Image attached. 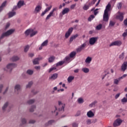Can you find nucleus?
<instances>
[{"label": "nucleus", "mask_w": 127, "mask_h": 127, "mask_svg": "<svg viewBox=\"0 0 127 127\" xmlns=\"http://www.w3.org/2000/svg\"><path fill=\"white\" fill-rule=\"evenodd\" d=\"M49 63H53L54 62V61L55 60V57L54 56H51L50 58H49Z\"/></svg>", "instance_id": "nucleus-34"}, {"label": "nucleus", "mask_w": 127, "mask_h": 127, "mask_svg": "<svg viewBox=\"0 0 127 127\" xmlns=\"http://www.w3.org/2000/svg\"><path fill=\"white\" fill-rule=\"evenodd\" d=\"M42 59H43L42 57L36 58L34 60H32V64H34V65H39V61L42 60Z\"/></svg>", "instance_id": "nucleus-11"}, {"label": "nucleus", "mask_w": 127, "mask_h": 127, "mask_svg": "<svg viewBox=\"0 0 127 127\" xmlns=\"http://www.w3.org/2000/svg\"><path fill=\"white\" fill-rule=\"evenodd\" d=\"M69 11H70V9H69V8H64V9H63V11H62V12H61L60 14H59V16H60V17H62L64 15H65L67 13H69Z\"/></svg>", "instance_id": "nucleus-9"}, {"label": "nucleus", "mask_w": 127, "mask_h": 127, "mask_svg": "<svg viewBox=\"0 0 127 127\" xmlns=\"http://www.w3.org/2000/svg\"><path fill=\"white\" fill-rule=\"evenodd\" d=\"M121 69L122 71H126V70L127 69V62L123 63V64L121 66Z\"/></svg>", "instance_id": "nucleus-16"}, {"label": "nucleus", "mask_w": 127, "mask_h": 127, "mask_svg": "<svg viewBox=\"0 0 127 127\" xmlns=\"http://www.w3.org/2000/svg\"><path fill=\"white\" fill-rule=\"evenodd\" d=\"M115 24V22L113 21H109V27H112L114 26V25Z\"/></svg>", "instance_id": "nucleus-45"}, {"label": "nucleus", "mask_w": 127, "mask_h": 127, "mask_svg": "<svg viewBox=\"0 0 127 127\" xmlns=\"http://www.w3.org/2000/svg\"><path fill=\"white\" fill-rule=\"evenodd\" d=\"M8 106V102H6L5 104H3V106H2V111H6V108Z\"/></svg>", "instance_id": "nucleus-30"}, {"label": "nucleus", "mask_w": 127, "mask_h": 127, "mask_svg": "<svg viewBox=\"0 0 127 127\" xmlns=\"http://www.w3.org/2000/svg\"><path fill=\"white\" fill-rule=\"evenodd\" d=\"M91 124V120L90 119L86 120V125H90Z\"/></svg>", "instance_id": "nucleus-57"}, {"label": "nucleus", "mask_w": 127, "mask_h": 127, "mask_svg": "<svg viewBox=\"0 0 127 127\" xmlns=\"http://www.w3.org/2000/svg\"><path fill=\"white\" fill-rule=\"evenodd\" d=\"M37 34V31H35V32L30 33L29 35H30V37H34L35 35H36Z\"/></svg>", "instance_id": "nucleus-42"}, {"label": "nucleus", "mask_w": 127, "mask_h": 127, "mask_svg": "<svg viewBox=\"0 0 127 127\" xmlns=\"http://www.w3.org/2000/svg\"><path fill=\"white\" fill-rule=\"evenodd\" d=\"M14 89H15V92H18V91H20V89H21V85L17 84L15 85Z\"/></svg>", "instance_id": "nucleus-24"}, {"label": "nucleus", "mask_w": 127, "mask_h": 127, "mask_svg": "<svg viewBox=\"0 0 127 127\" xmlns=\"http://www.w3.org/2000/svg\"><path fill=\"white\" fill-rule=\"evenodd\" d=\"M96 103H97L96 101L93 102L92 103H91V104H89V107L93 108L94 107H95V104H96Z\"/></svg>", "instance_id": "nucleus-38"}, {"label": "nucleus", "mask_w": 127, "mask_h": 127, "mask_svg": "<svg viewBox=\"0 0 127 127\" xmlns=\"http://www.w3.org/2000/svg\"><path fill=\"white\" fill-rule=\"evenodd\" d=\"M35 31H36V30H34V29H27L26 30V31H25V35H26V36H28L30 33L35 32Z\"/></svg>", "instance_id": "nucleus-20"}, {"label": "nucleus", "mask_w": 127, "mask_h": 127, "mask_svg": "<svg viewBox=\"0 0 127 127\" xmlns=\"http://www.w3.org/2000/svg\"><path fill=\"white\" fill-rule=\"evenodd\" d=\"M98 41V37H91L90 39H89V44H90L91 46L94 45V44H95V43L96 41Z\"/></svg>", "instance_id": "nucleus-6"}, {"label": "nucleus", "mask_w": 127, "mask_h": 127, "mask_svg": "<svg viewBox=\"0 0 127 127\" xmlns=\"http://www.w3.org/2000/svg\"><path fill=\"white\" fill-rule=\"evenodd\" d=\"M34 53H29V57L32 58L34 57Z\"/></svg>", "instance_id": "nucleus-59"}, {"label": "nucleus", "mask_w": 127, "mask_h": 127, "mask_svg": "<svg viewBox=\"0 0 127 127\" xmlns=\"http://www.w3.org/2000/svg\"><path fill=\"white\" fill-rule=\"evenodd\" d=\"M79 124L74 122L71 124V127H78Z\"/></svg>", "instance_id": "nucleus-48"}, {"label": "nucleus", "mask_w": 127, "mask_h": 127, "mask_svg": "<svg viewBox=\"0 0 127 127\" xmlns=\"http://www.w3.org/2000/svg\"><path fill=\"white\" fill-rule=\"evenodd\" d=\"M76 56V53L74 51H72L69 54V55L65 57L64 60L63 61L60 62H66V64L70 63L71 61L75 59V56Z\"/></svg>", "instance_id": "nucleus-1"}, {"label": "nucleus", "mask_w": 127, "mask_h": 127, "mask_svg": "<svg viewBox=\"0 0 127 127\" xmlns=\"http://www.w3.org/2000/svg\"><path fill=\"white\" fill-rule=\"evenodd\" d=\"M89 5H84V6L83 7V9H84V10H88V9H89Z\"/></svg>", "instance_id": "nucleus-49"}, {"label": "nucleus", "mask_w": 127, "mask_h": 127, "mask_svg": "<svg viewBox=\"0 0 127 127\" xmlns=\"http://www.w3.org/2000/svg\"><path fill=\"white\" fill-rule=\"evenodd\" d=\"M121 102L123 103H126L127 102V98H126V97H124L123 99H122Z\"/></svg>", "instance_id": "nucleus-54"}, {"label": "nucleus", "mask_w": 127, "mask_h": 127, "mask_svg": "<svg viewBox=\"0 0 127 127\" xmlns=\"http://www.w3.org/2000/svg\"><path fill=\"white\" fill-rule=\"evenodd\" d=\"M21 76H22V78H24V79H26V78H27V76L26 75V73H25V72L22 73V74H21Z\"/></svg>", "instance_id": "nucleus-53"}, {"label": "nucleus", "mask_w": 127, "mask_h": 127, "mask_svg": "<svg viewBox=\"0 0 127 127\" xmlns=\"http://www.w3.org/2000/svg\"><path fill=\"white\" fill-rule=\"evenodd\" d=\"M93 19H94V15H91L90 16H89V18H88V21L90 22L91 21V20H93Z\"/></svg>", "instance_id": "nucleus-52"}, {"label": "nucleus", "mask_w": 127, "mask_h": 127, "mask_svg": "<svg viewBox=\"0 0 127 127\" xmlns=\"http://www.w3.org/2000/svg\"><path fill=\"white\" fill-rule=\"evenodd\" d=\"M22 6H23V1L20 0L17 2V5L15 6H18V8H21Z\"/></svg>", "instance_id": "nucleus-29"}, {"label": "nucleus", "mask_w": 127, "mask_h": 127, "mask_svg": "<svg viewBox=\"0 0 127 127\" xmlns=\"http://www.w3.org/2000/svg\"><path fill=\"white\" fill-rule=\"evenodd\" d=\"M102 27L103 25H102V24H99V25H98L97 26L95 27V29L99 31L102 29Z\"/></svg>", "instance_id": "nucleus-33"}, {"label": "nucleus", "mask_w": 127, "mask_h": 127, "mask_svg": "<svg viewBox=\"0 0 127 127\" xmlns=\"http://www.w3.org/2000/svg\"><path fill=\"white\" fill-rule=\"evenodd\" d=\"M124 78L119 77L118 78H116L114 79L113 83L114 85H118V84L119 83V81H121V80L123 79Z\"/></svg>", "instance_id": "nucleus-21"}, {"label": "nucleus", "mask_w": 127, "mask_h": 127, "mask_svg": "<svg viewBox=\"0 0 127 127\" xmlns=\"http://www.w3.org/2000/svg\"><path fill=\"white\" fill-rule=\"evenodd\" d=\"M73 28L72 27H70L69 29H67V31H66V33H65V38L67 39L70 36V35L71 34V33L72 32Z\"/></svg>", "instance_id": "nucleus-12"}, {"label": "nucleus", "mask_w": 127, "mask_h": 127, "mask_svg": "<svg viewBox=\"0 0 127 127\" xmlns=\"http://www.w3.org/2000/svg\"><path fill=\"white\" fill-rule=\"evenodd\" d=\"M122 123H123V120H122L120 118L117 119L116 120H114L113 122V127L121 126Z\"/></svg>", "instance_id": "nucleus-4"}, {"label": "nucleus", "mask_w": 127, "mask_h": 127, "mask_svg": "<svg viewBox=\"0 0 127 127\" xmlns=\"http://www.w3.org/2000/svg\"><path fill=\"white\" fill-rule=\"evenodd\" d=\"M51 7L52 6H50V7L46 8V9H45V10H44V11L41 13V16H44V15H45V14H46V12H48L50 10V9H51Z\"/></svg>", "instance_id": "nucleus-22"}, {"label": "nucleus", "mask_w": 127, "mask_h": 127, "mask_svg": "<svg viewBox=\"0 0 127 127\" xmlns=\"http://www.w3.org/2000/svg\"><path fill=\"white\" fill-rule=\"evenodd\" d=\"M77 101H78V103H79V104H81L84 103V99L81 98H78V100H77Z\"/></svg>", "instance_id": "nucleus-39"}, {"label": "nucleus", "mask_w": 127, "mask_h": 127, "mask_svg": "<svg viewBox=\"0 0 127 127\" xmlns=\"http://www.w3.org/2000/svg\"><path fill=\"white\" fill-rule=\"evenodd\" d=\"M32 84L33 82L32 81L29 82V83H28L26 85V88H30V87H31V86H32Z\"/></svg>", "instance_id": "nucleus-44"}, {"label": "nucleus", "mask_w": 127, "mask_h": 127, "mask_svg": "<svg viewBox=\"0 0 127 127\" xmlns=\"http://www.w3.org/2000/svg\"><path fill=\"white\" fill-rule=\"evenodd\" d=\"M16 67V64H14V63H10L7 64V65L6 66V68L8 70V71L11 72L12 70V69H13V68Z\"/></svg>", "instance_id": "nucleus-7"}, {"label": "nucleus", "mask_w": 127, "mask_h": 127, "mask_svg": "<svg viewBox=\"0 0 127 127\" xmlns=\"http://www.w3.org/2000/svg\"><path fill=\"white\" fill-rule=\"evenodd\" d=\"M64 64H66V62H59L57 64L54 65L53 67H58L59 66L63 65Z\"/></svg>", "instance_id": "nucleus-23"}, {"label": "nucleus", "mask_w": 127, "mask_h": 127, "mask_svg": "<svg viewBox=\"0 0 127 127\" xmlns=\"http://www.w3.org/2000/svg\"><path fill=\"white\" fill-rule=\"evenodd\" d=\"M85 46H86V43H83V44H81L80 46H79L78 48H76V52H75V53H79L81 52V50H84V48H85Z\"/></svg>", "instance_id": "nucleus-10"}, {"label": "nucleus", "mask_w": 127, "mask_h": 127, "mask_svg": "<svg viewBox=\"0 0 127 127\" xmlns=\"http://www.w3.org/2000/svg\"><path fill=\"white\" fill-rule=\"evenodd\" d=\"M54 123H55V121L54 120L49 121L48 123L45 124V126L47 127L49 126H51V125H53V124H54Z\"/></svg>", "instance_id": "nucleus-27"}, {"label": "nucleus", "mask_w": 127, "mask_h": 127, "mask_svg": "<svg viewBox=\"0 0 127 127\" xmlns=\"http://www.w3.org/2000/svg\"><path fill=\"white\" fill-rule=\"evenodd\" d=\"M9 27V23L7 22V23H6V26H5V28L7 29V28H8Z\"/></svg>", "instance_id": "nucleus-62"}, {"label": "nucleus", "mask_w": 127, "mask_h": 127, "mask_svg": "<svg viewBox=\"0 0 127 127\" xmlns=\"http://www.w3.org/2000/svg\"><path fill=\"white\" fill-rule=\"evenodd\" d=\"M72 80H74V76H69L68 77H67V82L70 83Z\"/></svg>", "instance_id": "nucleus-37"}, {"label": "nucleus", "mask_w": 127, "mask_h": 127, "mask_svg": "<svg viewBox=\"0 0 127 127\" xmlns=\"http://www.w3.org/2000/svg\"><path fill=\"white\" fill-rule=\"evenodd\" d=\"M41 5H37L36 7H35V9L34 10V13L35 14L39 13L40 11H41Z\"/></svg>", "instance_id": "nucleus-15"}, {"label": "nucleus", "mask_w": 127, "mask_h": 127, "mask_svg": "<svg viewBox=\"0 0 127 127\" xmlns=\"http://www.w3.org/2000/svg\"><path fill=\"white\" fill-rule=\"evenodd\" d=\"M127 76V74H123V75H122V76L119 77V78H126V77Z\"/></svg>", "instance_id": "nucleus-60"}, {"label": "nucleus", "mask_w": 127, "mask_h": 127, "mask_svg": "<svg viewBox=\"0 0 127 127\" xmlns=\"http://www.w3.org/2000/svg\"><path fill=\"white\" fill-rule=\"evenodd\" d=\"M124 25H126V26L127 25V19H126L125 20H124Z\"/></svg>", "instance_id": "nucleus-64"}, {"label": "nucleus", "mask_w": 127, "mask_h": 127, "mask_svg": "<svg viewBox=\"0 0 127 127\" xmlns=\"http://www.w3.org/2000/svg\"><path fill=\"white\" fill-rule=\"evenodd\" d=\"M122 45V41L121 40H117L116 41H114L113 42H112V43H110L109 45V47H112V46H117L119 47Z\"/></svg>", "instance_id": "nucleus-5"}, {"label": "nucleus", "mask_w": 127, "mask_h": 127, "mask_svg": "<svg viewBox=\"0 0 127 127\" xmlns=\"http://www.w3.org/2000/svg\"><path fill=\"white\" fill-rule=\"evenodd\" d=\"M30 49V46L26 45L24 47V52L27 53L28 51V49Z\"/></svg>", "instance_id": "nucleus-40"}, {"label": "nucleus", "mask_w": 127, "mask_h": 127, "mask_svg": "<svg viewBox=\"0 0 127 127\" xmlns=\"http://www.w3.org/2000/svg\"><path fill=\"white\" fill-rule=\"evenodd\" d=\"M124 58V53H122L121 55H119V59L123 60Z\"/></svg>", "instance_id": "nucleus-55"}, {"label": "nucleus", "mask_w": 127, "mask_h": 127, "mask_svg": "<svg viewBox=\"0 0 127 127\" xmlns=\"http://www.w3.org/2000/svg\"><path fill=\"white\" fill-rule=\"evenodd\" d=\"M79 69L78 68L75 69L74 70V73H79Z\"/></svg>", "instance_id": "nucleus-63"}, {"label": "nucleus", "mask_w": 127, "mask_h": 127, "mask_svg": "<svg viewBox=\"0 0 127 127\" xmlns=\"http://www.w3.org/2000/svg\"><path fill=\"white\" fill-rule=\"evenodd\" d=\"M58 78V73H54L53 75L49 77V80H54Z\"/></svg>", "instance_id": "nucleus-19"}, {"label": "nucleus", "mask_w": 127, "mask_h": 127, "mask_svg": "<svg viewBox=\"0 0 127 127\" xmlns=\"http://www.w3.org/2000/svg\"><path fill=\"white\" fill-rule=\"evenodd\" d=\"M86 117H88L89 118H91L94 117V113L91 110L88 111L86 112Z\"/></svg>", "instance_id": "nucleus-18"}, {"label": "nucleus", "mask_w": 127, "mask_h": 127, "mask_svg": "<svg viewBox=\"0 0 127 127\" xmlns=\"http://www.w3.org/2000/svg\"><path fill=\"white\" fill-rule=\"evenodd\" d=\"M124 15V13L123 12H118V15H117L116 18L117 19L119 20V21H123V15Z\"/></svg>", "instance_id": "nucleus-13"}, {"label": "nucleus", "mask_w": 127, "mask_h": 127, "mask_svg": "<svg viewBox=\"0 0 127 127\" xmlns=\"http://www.w3.org/2000/svg\"><path fill=\"white\" fill-rule=\"evenodd\" d=\"M20 8L21 7H18V6H13V7L12 8V11H15L16 10H17V9H20Z\"/></svg>", "instance_id": "nucleus-56"}, {"label": "nucleus", "mask_w": 127, "mask_h": 127, "mask_svg": "<svg viewBox=\"0 0 127 127\" xmlns=\"http://www.w3.org/2000/svg\"><path fill=\"white\" fill-rule=\"evenodd\" d=\"M56 9H57L56 7L53 8V10H51V11H50V13H49V14L48 15V16H46V20H49V19H50V17H51V16H53V14H54V12L56 11Z\"/></svg>", "instance_id": "nucleus-14"}, {"label": "nucleus", "mask_w": 127, "mask_h": 127, "mask_svg": "<svg viewBox=\"0 0 127 127\" xmlns=\"http://www.w3.org/2000/svg\"><path fill=\"white\" fill-rule=\"evenodd\" d=\"M75 6H76V4H72L71 6H70V9H74Z\"/></svg>", "instance_id": "nucleus-58"}, {"label": "nucleus", "mask_w": 127, "mask_h": 127, "mask_svg": "<svg viewBox=\"0 0 127 127\" xmlns=\"http://www.w3.org/2000/svg\"><path fill=\"white\" fill-rule=\"evenodd\" d=\"M14 32V29L8 30L7 32L2 33L1 37H0V43H1V40L3 39L4 37H8Z\"/></svg>", "instance_id": "nucleus-3"}, {"label": "nucleus", "mask_w": 127, "mask_h": 127, "mask_svg": "<svg viewBox=\"0 0 127 127\" xmlns=\"http://www.w3.org/2000/svg\"><path fill=\"white\" fill-rule=\"evenodd\" d=\"M78 35L77 34H75L74 35L71 36V37H70V40H69V42H72V40H74V39H76Z\"/></svg>", "instance_id": "nucleus-28"}, {"label": "nucleus", "mask_w": 127, "mask_h": 127, "mask_svg": "<svg viewBox=\"0 0 127 127\" xmlns=\"http://www.w3.org/2000/svg\"><path fill=\"white\" fill-rule=\"evenodd\" d=\"M90 62H91V58L90 57H88L85 59V63L89 64H90Z\"/></svg>", "instance_id": "nucleus-31"}, {"label": "nucleus", "mask_w": 127, "mask_h": 127, "mask_svg": "<svg viewBox=\"0 0 127 127\" xmlns=\"http://www.w3.org/2000/svg\"><path fill=\"white\" fill-rule=\"evenodd\" d=\"M26 73H27V74L30 75H32V74L34 73V70H30V69L27 70L26 71Z\"/></svg>", "instance_id": "nucleus-41"}, {"label": "nucleus", "mask_w": 127, "mask_h": 127, "mask_svg": "<svg viewBox=\"0 0 127 127\" xmlns=\"http://www.w3.org/2000/svg\"><path fill=\"white\" fill-rule=\"evenodd\" d=\"M56 67L57 66H53L50 68V69H49V73H51L52 71L56 70Z\"/></svg>", "instance_id": "nucleus-46"}, {"label": "nucleus", "mask_w": 127, "mask_h": 127, "mask_svg": "<svg viewBox=\"0 0 127 127\" xmlns=\"http://www.w3.org/2000/svg\"><path fill=\"white\" fill-rule=\"evenodd\" d=\"M59 105V112H64V108H65V104L61 102V101L58 102Z\"/></svg>", "instance_id": "nucleus-8"}, {"label": "nucleus", "mask_w": 127, "mask_h": 127, "mask_svg": "<svg viewBox=\"0 0 127 127\" xmlns=\"http://www.w3.org/2000/svg\"><path fill=\"white\" fill-rule=\"evenodd\" d=\"M110 3H108V4L105 6V10H104V14L103 15V21L105 22L108 21L109 20V17H108V12L110 11Z\"/></svg>", "instance_id": "nucleus-2"}, {"label": "nucleus", "mask_w": 127, "mask_h": 127, "mask_svg": "<svg viewBox=\"0 0 127 127\" xmlns=\"http://www.w3.org/2000/svg\"><path fill=\"white\" fill-rule=\"evenodd\" d=\"M34 123H35L34 120H30L29 121V124H34Z\"/></svg>", "instance_id": "nucleus-61"}, {"label": "nucleus", "mask_w": 127, "mask_h": 127, "mask_svg": "<svg viewBox=\"0 0 127 127\" xmlns=\"http://www.w3.org/2000/svg\"><path fill=\"white\" fill-rule=\"evenodd\" d=\"M34 102H35V100L31 99V100H30L29 101H27V104L31 105L33 103H34Z\"/></svg>", "instance_id": "nucleus-47"}, {"label": "nucleus", "mask_w": 127, "mask_h": 127, "mask_svg": "<svg viewBox=\"0 0 127 127\" xmlns=\"http://www.w3.org/2000/svg\"><path fill=\"white\" fill-rule=\"evenodd\" d=\"M54 109H55V110L51 111V113H52L53 114H55L56 116H58V109L56 108V107H55V108H54Z\"/></svg>", "instance_id": "nucleus-43"}, {"label": "nucleus", "mask_w": 127, "mask_h": 127, "mask_svg": "<svg viewBox=\"0 0 127 127\" xmlns=\"http://www.w3.org/2000/svg\"><path fill=\"white\" fill-rule=\"evenodd\" d=\"M25 124L26 119L25 118H21V124H20V127H22V126Z\"/></svg>", "instance_id": "nucleus-25"}, {"label": "nucleus", "mask_w": 127, "mask_h": 127, "mask_svg": "<svg viewBox=\"0 0 127 127\" xmlns=\"http://www.w3.org/2000/svg\"><path fill=\"white\" fill-rule=\"evenodd\" d=\"M117 7L118 8V9H121L122 8V2H119L117 4Z\"/></svg>", "instance_id": "nucleus-50"}, {"label": "nucleus", "mask_w": 127, "mask_h": 127, "mask_svg": "<svg viewBox=\"0 0 127 127\" xmlns=\"http://www.w3.org/2000/svg\"><path fill=\"white\" fill-rule=\"evenodd\" d=\"M81 71H83L85 73H88L89 72V68L85 67L81 68Z\"/></svg>", "instance_id": "nucleus-35"}, {"label": "nucleus", "mask_w": 127, "mask_h": 127, "mask_svg": "<svg viewBox=\"0 0 127 127\" xmlns=\"http://www.w3.org/2000/svg\"><path fill=\"white\" fill-rule=\"evenodd\" d=\"M18 57L17 56H13L12 58H11V61L12 62H16L18 61Z\"/></svg>", "instance_id": "nucleus-36"}, {"label": "nucleus", "mask_w": 127, "mask_h": 127, "mask_svg": "<svg viewBox=\"0 0 127 127\" xmlns=\"http://www.w3.org/2000/svg\"><path fill=\"white\" fill-rule=\"evenodd\" d=\"M35 108H36V107L35 106H31V108H30V112H34V110H35Z\"/></svg>", "instance_id": "nucleus-51"}, {"label": "nucleus", "mask_w": 127, "mask_h": 127, "mask_svg": "<svg viewBox=\"0 0 127 127\" xmlns=\"http://www.w3.org/2000/svg\"><path fill=\"white\" fill-rule=\"evenodd\" d=\"M6 6V1L2 3V4H1V6H0V12L2 11V10L3 9V7H4V6Z\"/></svg>", "instance_id": "nucleus-32"}, {"label": "nucleus", "mask_w": 127, "mask_h": 127, "mask_svg": "<svg viewBox=\"0 0 127 127\" xmlns=\"http://www.w3.org/2000/svg\"><path fill=\"white\" fill-rule=\"evenodd\" d=\"M48 43V41H47V40L44 41V42H43V43L41 44V45L40 46V47H39V50H42V47L47 46Z\"/></svg>", "instance_id": "nucleus-17"}, {"label": "nucleus", "mask_w": 127, "mask_h": 127, "mask_svg": "<svg viewBox=\"0 0 127 127\" xmlns=\"http://www.w3.org/2000/svg\"><path fill=\"white\" fill-rule=\"evenodd\" d=\"M15 15H16V12L14 11L8 12V18H11L12 17H13Z\"/></svg>", "instance_id": "nucleus-26"}]
</instances>
